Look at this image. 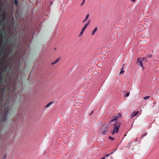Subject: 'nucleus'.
<instances>
[{"mask_svg":"<svg viewBox=\"0 0 159 159\" xmlns=\"http://www.w3.org/2000/svg\"><path fill=\"white\" fill-rule=\"evenodd\" d=\"M120 123L116 122L114 125L113 128H112V131L111 133L112 135L114 134L115 133H117L119 132V129L120 127Z\"/></svg>","mask_w":159,"mask_h":159,"instance_id":"nucleus-1","label":"nucleus"},{"mask_svg":"<svg viewBox=\"0 0 159 159\" xmlns=\"http://www.w3.org/2000/svg\"><path fill=\"white\" fill-rule=\"evenodd\" d=\"M9 109L8 108H6L3 112L2 114L1 117L2 121H6L7 119V116L9 113Z\"/></svg>","mask_w":159,"mask_h":159,"instance_id":"nucleus-2","label":"nucleus"},{"mask_svg":"<svg viewBox=\"0 0 159 159\" xmlns=\"http://www.w3.org/2000/svg\"><path fill=\"white\" fill-rule=\"evenodd\" d=\"M108 130V127L107 125H102L100 128V133L105 135L106 133Z\"/></svg>","mask_w":159,"mask_h":159,"instance_id":"nucleus-3","label":"nucleus"},{"mask_svg":"<svg viewBox=\"0 0 159 159\" xmlns=\"http://www.w3.org/2000/svg\"><path fill=\"white\" fill-rule=\"evenodd\" d=\"M12 48L10 46H7L6 49V51L7 52L8 55L11 54L12 52Z\"/></svg>","mask_w":159,"mask_h":159,"instance_id":"nucleus-4","label":"nucleus"},{"mask_svg":"<svg viewBox=\"0 0 159 159\" xmlns=\"http://www.w3.org/2000/svg\"><path fill=\"white\" fill-rule=\"evenodd\" d=\"M121 114L120 113H118V116H116L115 118L112 119L111 120H110V122L111 123V122H113V121H115L116 120L118 119V118H120L121 117Z\"/></svg>","mask_w":159,"mask_h":159,"instance_id":"nucleus-5","label":"nucleus"},{"mask_svg":"<svg viewBox=\"0 0 159 159\" xmlns=\"http://www.w3.org/2000/svg\"><path fill=\"white\" fill-rule=\"evenodd\" d=\"M141 58H138L137 59V63H139V65L142 67H143V64L142 63V61L140 60Z\"/></svg>","mask_w":159,"mask_h":159,"instance_id":"nucleus-6","label":"nucleus"},{"mask_svg":"<svg viewBox=\"0 0 159 159\" xmlns=\"http://www.w3.org/2000/svg\"><path fill=\"white\" fill-rule=\"evenodd\" d=\"M139 113V111H137L136 112H133V113L132 115H131V118H133L134 117V116H137L138 114Z\"/></svg>","mask_w":159,"mask_h":159,"instance_id":"nucleus-7","label":"nucleus"},{"mask_svg":"<svg viewBox=\"0 0 159 159\" xmlns=\"http://www.w3.org/2000/svg\"><path fill=\"white\" fill-rule=\"evenodd\" d=\"M61 59V58H59L56 60L52 62L51 63L52 65H53L57 63Z\"/></svg>","mask_w":159,"mask_h":159,"instance_id":"nucleus-8","label":"nucleus"},{"mask_svg":"<svg viewBox=\"0 0 159 159\" xmlns=\"http://www.w3.org/2000/svg\"><path fill=\"white\" fill-rule=\"evenodd\" d=\"M97 28L96 27L92 31L91 33V34L92 35H94L95 32L97 31Z\"/></svg>","mask_w":159,"mask_h":159,"instance_id":"nucleus-9","label":"nucleus"},{"mask_svg":"<svg viewBox=\"0 0 159 159\" xmlns=\"http://www.w3.org/2000/svg\"><path fill=\"white\" fill-rule=\"evenodd\" d=\"M89 14H88L86 15L85 19L84 20H83V22L84 23L85 21H86L87 20L88 18H89Z\"/></svg>","mask_w":159,"mask_h":159,"instance_id":"nucleus-10","label":"nucleus"},{"mask_svg":"<svg viewBox=\"0 0 159 159\" xmlns=\"http://www.w3.org/2000/svg\"><path fill=\"white\" fill-rule=\"evenodd\" d=\"M53 103V102H51L49 103H48L47 105L45 107L47 108L50 107V106Z\"/></svg>","mask_w":159,"mask_h":159,"instance_id":"nucleus-11","label":"nucleus"},{"mask_svg":"<svg viewBox=\"0 0 159 159\" xmlns=\"http://www.w3.org/2000/svg\"><path fill=\"white\" fill-rule=\"evenodd\" d=\"M109 155L110 154H107L105 156L101 157V159H105L106 157H108Z\"/></svg>","mask_w":159,"mask_h":159,"instance_id":"nucleus-12","label":"nucleus"},{"mask_svg":"<svg viewBox=\"0 0 159 159\" xmlns=\"http://www.w3.org/2000/svg\"><path fill=\"white\" fill-rule=\"evenodd\" d=\"M147 132H145L144 134H142L141 135V138H143L144 136H146L147 135Z\"/></svg>","mask_w":159,"mask_h":159,"instance_id":"nucleus-13","label":"nucleus"},{"mask_svg":"<svg viewBox=\"0 0 159 159\" xmlns=\"http://www.w3.org/2000/svg\"><path fill=\"white\" fill-rule=\"evenodd\" d=\"M108 138H109V139H110L111 140V141H113V140H114V139H114V138H112V137H111V136H109V137H108Z\"/></svg>","mask_w":159,"mask_h":159,"instance_id":"nucleus-14","label":"nucleus"},{"mask_svg":"<svg viewBox=\"0 0 159 159\" xmlns=\"http://www.w3.org/2000/svg\"><path fill=\"white\" fill-rule=\"evenodd\" d=\"M150 98V96H146L145 97H144L143 98V99L144 100H146L148 98Z\"/></svg>","mask_w":159,"mask_h":159,"instance_id":"nucleus-15","label":"nucleus"},{"mask_svg":"<svg viewBox=\"0 0 159 159\" xmlns=\"http://www.w3.org/2000/svg\"><path fill=\"white\" fill-rule=\"evenodd\" d=\"M86 28L84 26L82 28V29L81 30V31L83 32H84L85 30L86 29Z\"/></svg>","mask_w":159,"mask_h":159,"instance_id":"nucleus-16","label":"nucleus"},{"mask_svg":"<svg viewBox=\"0 0 159 159\" xmlns=\"http://www.w3.org/2000/svg\"><path fill=\"white\" fill-rule=\"evenodd\" d=\"M124 72H125V71H124L123 70H121V71L120 73V74H122L124 73Z\"/></svg>","mask_w":159,"mask_h":159,"instance_id":"nucleus-17","label":"nucleus"},{"mask_svg":"<svg viewBox=\"0 0 159 159\" xmlns=\"http://www.w3.org/2000/svg\"><path fill=\"white\" fill-rule=\"evenodd\" d=\"M84 32H83L82 31H81L80 32V34H79V35L80 36H81L83 33Z\"/></svg>","mask_w":159,"mask_h":159,"instance_id":"nucleus-18","label":"nucleus"},{"mask_svg":"<svg viewBox=\"0 0 159 159\" xmlns=\"http://www.w3.org/2000/svg\"><path fill=\"white\" fill-rule=\"evenodd\" d=\"M85 2V0H83L82 2L81 3V6H82L84 3Z\"/></svg>","mask_w":159,"mask_h":159,"instance_id":"nucleus-19","label":"nucleus"},{"mask_svg":"<svg viewBox=\"0 0 159 159\" xmlns=\"http://www.w3.org/2000/svg\"><path fill=\"white\" fill-rule=\"evenodd\" d=\"M88 25H87V24H86V23H85V24H84V27H85L87 28V27L88 26Z\"/></svg>","mask_w":159,"mask_h":159,"instance_id":"nucleus-20","label":"nucleus"},{"mask_svg":"<svg viewBox=\"0 0 159 159\" xmlns=\"http://www.w3.org/2000/svg\"><path fill=\"white\" fill-rule=\"evenodd\" d=\"M129 92L128 93H127L126 94V95H125V96H126V97H128V96H129Z\"/></svg>","mask_w":159,"mask_h":159,"instance_id":"nucleus-21","label":"nucleus"},{"mask_svg":"<svg viewBox=\"0 0 159 159\" xmlns=\"http://www.w3.org/2000/svg\"><path fill=\"white\" fill-rule=\"evenodd\" d=\"M90 20H89L88 21V22H86V23L87 25H89L90 23Z\"/></svg>","mask_w":159,"mask_h":159,"instance_id":"nucleus-22","label":"nucleus"},{"mask_svg":"<svg viewBox=\"0 0 159 159\" xmlns=\"http://www.w3.org/2000/svg\"><path fill=\"white\" fill-rule=\"evenodd\" d=\"M131 1L133 2H135L136 0H130Z\"/></svg>","mask_w":159,"mask_h":159,"instance_id":"nucleus-23","label":"nucleus"},{"mask_svg":"<svg viewBox=\"0 0 159 159\" xmlns=\"http://www.w3.org/2000/svg\"><path fill=\"white\" fill-rule=\"evenodd\" d=\"M124 66V64L123 66L122 67V68H121V70H123V69H124V67L123 66Z\"/></svg>","mask_w":159,"mask_h":159,"instance_id":"nucleus-24","label":"nucleus"},{"mask_svg":"<svg viewBox=\"0 0 159 159\" xmlns=\"http://www.w3.org/2000/svg\"><path fill=\"white\" fill-rule=\"evenodd\" d=\"M141 58V60H140L141 61H143L144 59V57H143V58Z\"/></svg>","mask_w":159,"mask_h":159,"instance_id":"nucleus-25","label":"nucleus"},{"mask_svg":"<svg viewBox=\"0 0 159 159\" xmlns=\"http://www.w3.org/2000/svg\"><path fill=\"white\" fill-rule=\"evenodd\" d=\"M93 111H92L91 112V113H90V115H92V114H93Z\"/></svg>","mask_w":159,"mask_h":159,"instance_id":"nucleus-26","label":"nucleus"},{"mask_svg":"<svg viewBox=\"0 0 159 159\" xmlns=\"http://www.w3.org/2000/svg\"><path fill=\"white\" fill-rule=\"evenodd\" d=\"M148 57H152V55H148Z\"/></svg>","mask_w":159,"mask_h":159,"instance_id":"nucleus-27","label":"nucleus"},{"mask_svg":"<svg viewBox=\"0 0 159 159\" xmlns=\"http://www.w3.org/2000/svg\"><path fill=\"white\" fill-rule=\"evenodd\" d=\"M114 152H111L110 154H110V155L111 154H112Z\"/></svg>","mask_w":159,"mask_h":159,"instance_id":"nucleus-28","label":"nucleus"},{"mask_svg":"<svg viewBox=\"0 0 159 159\" xmlns=\"http://www.w3.org/2000/svg\"><path fill=\"white\" fill-rule=\"evenodd\" d=\"M15 4H17V2L16 1L15 2Z\"/></svg>","mask_w":159,"mask_h":159,"instance_id":"nucleus-29","label":"nucleus"},{"mask_svg":"<svg viewBox=\"0 0 159 159\" xmlns=\"http://www.w3.org/2000/svg\"><path fill=\"white\" fill-rule=\"evenodd\" d=\"M6 157V155H5L4 158V159H5Z\"/></svg>","mask_w":159,"mask_h":159,"instance_id":"nucleus-30","label":"nucleus"},{"mask_svg":"<svg viewBox=\"0 0 159 159\" xmlns=\"http://www.w3.org/2000/svg\"><path fill=\"white\" fill-rule=\"evenodd\" d=\"M16 89H14L13 90V92H14L15 91H16Z\"/></svg>","mask_w":159,"mask_h":159,"instance_id":"nucleus-31","label":"nucleus"},{"mask_svg":"<svg viewBox=\"0 0 159 159\" xmlns=\"http://www.w3.org/2000/svg\"><path fill=\"white\" fill-rule=\"evenodd\" d=\"M6 41H8V40H6Z\"/></svg>","mask_w":159,"mask_h":159,"instance_id":"nucleus-32","label":"nucleus"}]
</instances>
